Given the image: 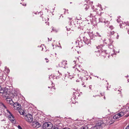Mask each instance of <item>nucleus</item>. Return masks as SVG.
<instances>
[{"label": "nucleus", "mask_w": 129, "mask_h": 129, "mask_svg": "<svg viewBox=\"0 0 129 129\" xmlns=\"http://www.w3.org/2000/svg\"><path fill=\"white\" fill-rule=\"evenodd\" d=\"M109 28L112 30L114 28V27L112 26H110L109 27Z\"/></svg>", "instance_id": "nucleus-25"}, {"label": "nucleus", "mask_w": 129, "mask_h": 129, "mask_svg": "<svg viewBox=\"0 0 129 129\" xmlns=\"http://www.w3.org/2000/svg\"><path fill=\"white\" fill-rule=\"evenodd\" d=\"M3 91L2 93H3V95L4 97H8L10 93V89L7 88L3 89Z\"/></svg>", "instance_id": "nucleus-2"}, {"label": "nucleus", "mask_w": 129, "mask_h": 129, "mask_svg": "<svg viewBox=\"0 0 129 129\" xmlns=\"http://www.w3.org/2000/svg\"><path fill=\"white\" fill-rule=\"evenodd\" d=\"M100 50H98L97 52H96V54L97 56H99L101 55V52L100 51Z\"/></svg>", "instance_id": "nucleus-19"}, {"label": "nucleus", "mask_w": 129, "mask_h": 129, "mask_svg": "<svg viewBox=\"0 0 129 129\" xmlns=\"http://www.w3.org/2000/svg\"><path fill=\"white\" fill-rule=\"evenodd\" d=\"M9 104H10V105H13L14 104V102H13V101H12V100L11 101V102H10V103H9Z\"/></svg>", "instance_id": "nucleus-23"}, {"label": "nucleus", "mask_w": 129, "mask_h": 129, "mask_svg": "<svg viewBox=\"0 0 129 129\" xmlns=\"http://www.w3.org/2000/svg\"><path fill=\"white\" fill-rule=\"evenodd\" d=\"M129 80L128 79V80H128V82H129V80Z\"/></svg>", "instance_id": "nucleus-48"}, {"label": "nucleus", "mask_w": 129, "mask_h": 129, "mask_svg": "<svg viewBox=\"0 0 129 129\" xmlns=\"http://www.w3.org/2000/svg\"><path fill=\"white\" fill-rule=\"evenodd\" d=\"M91 85H90L89 86V88L90 89V90H91Z\"/></svg>", "instance_id": "nucleus-32"}, {"label": "nucleus", "mask_w": 129, "mask_h": 129, "mask_svg": "<svg viewBox=\"0 0 129 129\" xmlns=\"http://www.w3.org/2000/svg\"><path fill=\"white\" fill-rule=\"evenodd\" d=\"M76 94H75H75H73V95H74L75 96H76L77 95V93H76Z\"/></svg>", "instance_id": "nucleus-38"}, {"label": "nucleus", "mask_w": 129, "mask_h": 129, "mask_svg": "<svg viewBox=\"0 0 129 129\" xmlns=\"http://www.w3.org/2000/svg\"><path fill=\"white\" fill-rule=\"evenodd\" d=\"M109 41L110 43H109V44H112L113 42V41L112 40H111L110 39H109Z\"/></svg>", "instance_id": "nucleus-24"}, {"label": "nucleus", "mask_w": 129, "mask_h": 129, "mask_svg": "<svg viewBox=\"0 0 129 129\" xmlns=\"http://www.w3.org/2000/svg\"><path fill=\"white\" fill-rule=\"evenodd\" d=\"M105 25L106 26H108V22L105 23Z\"/></svg>", "instance_id": "nucleus-28"}, {"label": "nucleus", "mask_w": 129, "mask_h": 129, "mask_svg": "<svg viewBox=\"0 0 129 129\" xmlns=\"http://www.w3.org/2000/svg\"><path fill=\"white\" fill-rule=\"evenodd\" d=\"M67 61L66 60L62 61L59 64V65L61 67H64L65 65L67 64Z\"/></svg>", "instance_id": "nucleus-9"}, {"label": "nucleus", "mask_w": 129, "mask_h": 129, "mask_svg": "<svg viewBox=\"0 0 129 129\" xmlns=\"http://www.w3.org/2000/svg\"><path fill=\"white\" fill-rule=\"evenodd\" d=\"M3 89L1 86H0V93H2L3 92Z\"/></svg>", "instance_id": "nucleus-22"}, {"label": "nucleus", "mask_w": 129, "mask_h": 129, "mask_svg": "<svg viewBox=\"0 0 129 129\" xmlns=\"http://www.w3.org/2000/svg\"><path fill=\"white\" fill-rule=\"evenodd\" d=\"M17 127L19 129H22L21 127L19 125H18Z\"/></svg>", "instance_id": "nucleus-27"}, {"label": "nucleus", "mask_w": 129, "mask_h": 129, "mask_svg": "<svg viewBox=\"0 0 129 129\" xmlns=\"http://www.w3.org/2000/svg\"><path fill=\"white\" fill-rule=\"evenodd\" d=\"M83 87H85V85H84L83 86Z\"/></svg>", "instance_id": "nucleus-47"}, {"label": "nucleus", "mask_w": 129, "mask_h": 129, "mask_svg": "<svg viewBox=\"0 0 129 129\" xmlns=\"http://www.w3.org/2000/svg\"><path fill=\"white\" fill-rule=\"evenodd\" d=\"M83 8L86 10H87L88 8V6L86 4H85L83 6Z\"/></svg>", "instance_id": "nucleus-17"}, {"label": "nucleus", "mask_w": 129, "mask_h": 129, "mask_svg": "<svg viewBox=\"0 0 129 129\" xmlns=\"http://www.w3.org/2000/svg\"><path fill=\"white\" fill-rule=\"evenodd\" d=\"M6 111L7 113H8L9 114V115L8 116V118L10 121L12 123H15V121H14L15 120V119L12 114L7 109Z\"/></svg>", "instance_id": "nucleus-3"}, {"label": "nucleus", "mask_w": 129, "mask_h": 129, "mask_svg": "<svg viewBox=\"0 0 129 129\" xmlns=\"http://www.w3.org/2000/svg\"><path fill=\"white\" fill-rule=\"evenodd\" d=\"M128 34H129V31H128Z\"/></svg>", "instance_id": "nucleus-42"}, {"label": "nucleus", "mask_w": 129, "mask_h": 129, "mask_svg": "<svg viewBox=\"0 0 129 129\" xmlns=\"http://www.w3.org/2000/svg\"><path fill=\"white\" fill-rule=\"evenodd\" d=\"M74 63H76V61L74 60Z\"/></svg>", "instance_id": "nucleus-36"}, {"label": "nucleus", "mask_w": 129, "mask_h": 129, "mask_svg": "<svg viewBox=\"0 0 129 129\" xmlns=\"http://www.w3.org/2000/svg\"><path fill=\"white\" fill-rule=\"evenodd\" d=\"M48 88H50V87H48Z\"/></svg>", "instance_id": "nucleus-49"}, {"label": "nucleus", "mask_w": 129, "mask_h": 129, "mask_svg": "<svg viewBox=\"0 0 129 129\" xmlns=\"http://www.w3.org/2000/svg\"><path fill=\"white\" fill-rule=\"evenodd\" d=\"M21 107V106L20 104V105H18L16 106L15 108H14V109L17 110H20Z\"/></svg>", "instance_id": "nucleus-14"}, {"label": "nucleus", "mask_w": 129, "mask_h": 129, "mask_svg": "<svg viewBox=\"0 0 129 129\" xmlns=\"http://www.w3.org/2000/svg\"><path fill=\"white\" fill-rule=\"evenodd\" d=\"M80 129H86V127H82Z\"/></svg>", "instance_id": "nucleus-29"}, {"label": "nucleus", "mask_w": 129, "mask_h": 129, "mask_svg": "<svg viewBox=\"0 0 129 129\" xmlns=\"http://www.w3.org/2000/svg\"><path fill=\"white\" fill-rule=\"evenodd\" d=\"M58 73H59L60 74H61H61L59 73V71H58Z\"/></svg>", "instance_id": "nucleus-39"}, {"label": "nucleus", "mask_w": 129, "mask_h": 129, "mask_svg": "<svg viewBox=\"0 0 129 129\" xmlns=\"http://www.w3.org/2000/svg\"><path fill=\"white\" fill-rule=\"evenodd\" d=\"M67 129H70V128H67Z\"/></svg>", "instance_id": "nucleus-46"}, {"label": "nucleus", "mask_w": 129, "mask_h": 129, "mask_svg": "<svg viewBox=\"0 0 129 129\" xmlns=\"http://www.w3.org/2000/svg\"><path fill=\"white\" fill-rule=\"evenodd\" d=\"M105 125V124L103 121H99L92 129H102L103 127Z\"/></svg>", "instance_id": "nucleus-1"}, {"label": "nucleus", "mask_w": 129, "mask_h": 129, "mask_svg": "<svg viewBox=\"0 0 129 129\" xmlns=\"http://www.w3.org/2000/svg\"><path fill=\"white\" fill-rule=\"evenodd\" d=\"M45 59H46V60H47V59L46 58H45Z\"/></svg>", "instance_id": "nucleus-51"}, {"label": "nucleus", "mask_w": 129, "mask_h": 129, "mask_svg": "<svg viewBox=\"0 0 129 129\" xmlns=\"http://www.w3.org/2000/svg\"><path fill=\"white\" fill-rule=\"evenodd\" d=\"M125 129H129V125H128V126L125 128Z\"/></svg>", "instance_id": "nucleus-30"}, {"label": "nucleus", "mask_w": 129, "mask_h": 129, "mask_svg": "<svg viewBox=\"0 0 129 129\" xmlns=\"http://www.w3.org/2000/svg\"><path fill=\"white\" fill-rule=\"evenodd\" d=\"M1 79L2 81H4L6 79V77L3 76L2 77L1 76Z\"/></svg>", "instance_id": "nucleus-21"}, {"label": "nucleus", "mask_w": 129, "mask_h": 129, "mask_svg": "<svg viewBox=\"0 0 129 129\" xmlns=\"http://www.w3.org/2000/svg\"><path fill=\"white\" fill-rule=\"evenodd\" d=\"M55 127H52V126L51 127V129H55Z\"/></svg>", "instance_id": "nucleus-33"}, {"label": "nucleus", "mask_w": 129, "mask_h": 129, "mask_svg": "<svg viewBox=\"0 0 129 129\" xmlns=\"http://www.w3.org/2000/svg\"><path fill=\"white\" fill-rule=\"evenodd\" d=\"M125 111V112H121L117 114V115H118V116L120 118L123 116L126 113Z\"/></svg>", "instance_id": "nucleus-10"}, {"label": "nucleus", "mask_w": 129, "mask_h": 129, "mask_svg": "<svg viewBox=\"0 0 129 129\" xmlns=\"http://www.w3.org/2000/svg\"><path fill=\"white\" fill-rule=\"evenodd\" d=\"M24 113H25L24 112H22V114H21L22 115H24Z\"/></svg>", "instance_id": "nucleus-34"}, {"label": "nucleus", "mask_w": 129, "mask_h": 129, "mask_svg": "<svg viewBox=\"0 0 129 129\" xmlns=\"http://www.w3.org/2000/svg\"><path fill=\"white\" fill-rule=\"evenodd\" d=\"M55 129H59V128H57V127H55Z\"/></svg>", "instance_id": "nucleus-40"}, {"label": "nucleus", "mask_w": 129, "mask_h": 129, "mask_svg": "<svg viewBox=\"0 0 129 129\" xmlns=\"http://www.w3.org/2000/svg\"><path fill=\"white\" fill-rule=\"evenodd\" d=\"M72 19V18H68L66 20L69 23V26L66 27L67 30H69L71 29V28L70 27L71 25V20Z\"/></svg>", "instance_id": "nucleus-7"}, {"label": "nucleus", "mask_w": 129, "mask_h": 129, "mask_svg": "<svg viewBox=\"0 0 129 129\" xmlns=\"http://www.w3.org/2000/svg\"><path fill=\"white\" fill-rule=\"evenodd\" d=\"M93 10V9H92V11H91V13H90V16L94 17L96 14V12L95 11H94Z\"/></svg>", "instance_id": "nucleus-11"}, {"label": "nucleus", "mask_w": 129, "mask_h": 129, "mask_svg": "<svg viewBox=\"0 0 129 129\" xmlns=\"http://www.w3.org/2000/svg\"><path fill=\"white\" fill-rule=\"evenodd\" d=\"M114 31H111L108 33V35L109 36H110L114 34Z\"/></svg>", "instance_id": "nucleus-13"}, {"label": "nucleus", "mask_w": 129, "mask_h": 129, "mask_svg": "<svg viewBox=\"0 0 129 129\" xmlns=\"http://www.w3.org/2000/svg\"><path fill=\"white\" fill-rule=\"evenodd\" d=\"M68 128V127H66V128H63L62 129H67V128Z\"/></svg>", "instance_id": "nucleus-35"}, {"label": "nucleus", "mask_w": 129, "mask_h": 129, "mask_svg": "<svg viewBox=\"0 0 129 129\" xmlns=\"http://www.w3.org/2000/svg\"><path fill=\"white\" fill-rule=\"evenodd\" d=\"M104 99H105V96L104 97Z\"/></svg>", "instance_id": "nucleus-50"}, {"label": "nucleus", "mask_w": 129, "mask_h": 129, "mask_svg": "<svg viewBox=\"0 0 129 129\" xmlns=\"http://www.w3.org/2000/svg\"><path fill=\"white\" fill-rule=\"evenodd\" d=\"M119 118V117L118 116V115L117 114L115 115L113 117V118L114 119H118Z\"/></svg>", "instance_id": "nucleus-16"}, {"label": "nucleus", "mask_w": 129, "mask_h": 129, "mask_svg": "<svg viewBox=\"0 0 129 129\" xmlns=\"http://www.w3.org/2000/svg\"><path fill=\"white\" fill-rule=\"evenodd\" d=\"M46 62H48V61H46Z\"/></svg>", "instance_id": "nucleus-52"}, {"label": "nucleus", "mask_w": 129, "mask_h": 129, "mask_svg": "<svg viewBox=\"0 0 129 129\" xmlns=\"http://www.w3.org/2000/svg\"><path fill=\"white\" fill-rule=\"evenodd\" d=\"M48 41H51V40H49V38H48Z\"/></svg>", "instance_id": "nucleus-37"}, {"label": "nucleus", "mask_w": 129, "mask_h": 129, "mask_svg": "<svg viewBox=\"0 0 129 129\" xmlns=\"http://www.w3.org/2000/svg\"><path fill=\"white\" fill-rule=\"evenodd\" d=\"M43 48H42V50H43Z\"/></svg>", "instance_id": "nucleus-53"}, {"label": "nucleus", "mask_w": 129, "mask_h": 129, "mask_svg": "<svg viewBox=\"0 0 129 129\" xmlns=\"http://www.w3.org/2000/svg\"><path fill=\"white\" fill-rule=\"evenodd\" d=\"M31 125L33 127L37 128L41 126L40 124L37 121L33 122Z\"/></svg>", "instance_id": "nucleus-6"}, {"label": "nucleus", "mask_w": 129, "mask_h": 129, "mask_svg": "<svg viewBox=\"0 0 129 129\" xmlns=\"http://www.w3.org/2000/svg\"><path fill=\"white\" fill-rule=\"evenodd\" d=\"M52 126V124L50 122H45L43 125L44 129H50Z\"/></svg>", "instance_id": "nucleus-4"}, {"label": "nucleus", "mask_w": 129, "mask_h": 129, "mask_svg": "<svg viewBox=\"0 0 129 129\" xmlns=\"http://www.w3.org/2000/svg\"><path fill=\"white\" fill-rule=\"evenodd\" d=\"M96 36H98L99 37H101V35H100L99 34L98 32H97L96 33Z\"/></svg>", "instance_id": "nucleus-26"}, {"label": "nucleus", "mask_w": 129, "mask_h": 129, "mask_svg": "<svg viewBox=\"0 0 129 129\" xmlns=\"http://www.w3.org/2000/svg\"><path fill=\"white\" fill-rule=\"evenodd\" d=\"M117 34V36L116 37V38L117 39H118V37H119V36L118 35V33Z\"/></svg>", "instance_id": "nucleus-31"}, {"label": "nucleus", "mask_w": 129, "mask_h": 129, "mask_svg": "<svg viewBox=\"0 0 129 129\" xmlns=\"http://www.w3.org/2000/svg\"><path fill=\"white\" fill-rule=\"evenodd\" d=\"M24 118L26 120L29 122H32L33 118L32 116L30 114H28L25 116Z\"/></svg>", "instance_id": "nucleus-5"}, {"label": "nucleus", "mask_w": 129, "mask_h": 129, "mask_svg": "<svg viewBox=\"0 0 129 129\" xmlns=\"http://www.w3.org/2000/svg\"><path fill=\"white\" fill-rule=\"evenodd\" d=\"M100 20H101V19H99V21H100Z\"/></svg>", "instance_id": "nucleus-45"}, {"label": "nucleus", "mask_w": 129, "mask_h": 129, "mask_svg": "<svg viewBox=\"0 0 129 129\" xmlns=\"http://www.w3.org/2000/svg\"><path fill=\"white\" fill-rule=\"evenodd\" d=\"M18 105H20V104H19L18 103L16 102L15 103H14L13 105L14 108H15L16 107V106H17Z\"/></svg>", "instance_id": "nucleus-18"}, {"label": "nucleus", "mask_w": 129, "mask_h": 129, "mask_svg": "<svg viewBox=\"0 0 129 129\" xmlns=\"http://www.w3.org/2000/svg\"><path fill=\"white\" fill-rule=\"evenodd\" d=\"M83 38V41L84 42V43L87 45H88L89 44H90V41L89 39H88L86 37H84Z\"/></svg>", "instance_id": "nucleus-8"}, {"label": "nucleus", "mask_w": 129, "mask_h": 129, "mask_svg": "<svg viewBox=\"0 0 129 129\" xmlns=\"http://www.w3.org/2000/svg\"><path fill=\"white\" fill-rule=\"evenodd\" d=\"M74 129H78V128H74Z\"/></svg>", "instance_id": "nucleus-44"}, {"label": "nucleus", "mask_w": 129, "mask_h": 129, "mask_svg": "<svg viewBox=\"0 0 129 129\" xmlns=\"http://www.w3.org/2000/svg\"><path fill=\"white\" fill-rule=\"evenodd\" d=\"M9 96L8 97H6V100L7 101V103H10V102H11L12 100V99L10 97H9Z\"/></svg>", "instance_id": "nucleus-12"}, {"label": "nucleus", "mask_w": 129, "mask_h": 129, "mask_svg": "<svg viewBox=\"0 0 129 129\" xmlns=\"http://www.w3.org/2000/svg\"><path fill=\"white\" fill-rule=\"evenodd\" d=\"M23 5L26 6V4H25L24 5L23 4Z\"/></svg>", "instance_id": "nucleus-41"}, {"label": "nucleus", "mask_w": 129, "mask_h": 129, "mask_svg": "<svg viewBox=\"0 0 129 129\" xmlns=\"http://www.w3.org/2000/svg\"><path fill=\"white\" fill-rule=\"evenodd\" d=\"M82 85H84V83H82Z\"/></svg>", "instance_id": "nucleus-43"}, {"label": "nucleus", "mask_w": 129, "mask_h": 129, "mask_svg": "<svg viewBox=\"0 0 129 129\" xmlns=\"http://www.w3.org/2000/svg\"><path fill=\"white\" fill-rule=\"evenodd\" d=\"M100 51L101 52V55L102 56H104V54H105L106 51H103L102 50H100Z\"/></svg>", "instance_id": "nucleus-15"}, {"label": "nucleus", "mask_w": 129, "mask_h": 129, "mask_svg": "<svg viewBox=\"0 0 129 129\" xmlns=\"http://www.w3.org/2000/svg\"><path fill=\"white\" fill-rule=\"evenodd\" d=\"M108 46L109 48L110 49H112L113 48V46L112 44H108Z\"/></svg>", "instance_id": "nucleus-20"}]
</instances>
